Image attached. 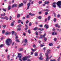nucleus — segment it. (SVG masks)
Returning <instances> with one entry per match:
<instances>
[{"instance_id":"nucleus-1","label":"nucleus","mask_w":61,"mask_h":61,"mask_svg":"<svg viewBox=\"0 0 61 61\" xmlns=\"http://www.w3.org/2000/svg\"><path fill=\"white\" fill-rule=\"evenodd\" d=\"M12 42L11 39L9 38L7 39L6 41V44L7 46H10Z\"/></svg>"},{"instance_id":"nucleus-2","label":"nucleus","mask_w":61,"mask_h":61,"mask_svg":"<svg viewBox=\"0 0 61 61\" xmlns=\"http://www.w3.org/2000/svg\"><path fill=\"white\" fill-rule=\"evenodd\" d=\"M56 4L58 7L60 8H61V0L60 1H58L56 3Z\"/></svg>"},{"instance_id":"nucleus-3","label":"nucleus","mask_w":61,"mask_h":61,"mask_svg":"<svg viewBox=\"0 0 61 61\" xmlns=\"http://www.w3.org/2000/svg\"><path fill=\"white\" fill-rule=\"evenodd\" d=\"M30 57V56H25L24 57L22 58L23 61H25L27 60V59L28 58H29V57Z\"/></svg>"},{"instance_id":"nucleus-4","label":"nucleus","mask_w":61,"mask_h":61,"mask_svg":"<svg viewBox=\"0 0 61 61\" xmlns=\"http://www.w3.org/2000/svg\"><path fill=\"white\" fill-rule=\"evenodd\" d=\"M18 57L19 58H20L19 59V60L20 61H22V60L21 58L22 57V56H21V53H18Z\"/></svg>"},{"instance_id":"nucleus-5","label":"nucleus","mask_w":61,"mask_h":61,"mask_svg":"<svg viewBox=\"0 0 61 61\" xmlns=\"http://www.w3.org/2000/svg\"><path fill=\"white\" fill-rule=\"evenodd\" d=\"M30 5H31V3H30V2H29V3H28L27 4V8L26 10H27L29 9V7L30 6Z\"/></svg>"},{"instance_id":"nucleus-6","label":"nucleus","mask_w":61,"mask_h":61,"mask_svg":"<svg viewBox=\"0 0 61 61\" xmlns=\"http://www.w3.org/2000/svg\"><path fill=\"white\" fill-rule=\"evenodd\" d=\"M5 35H8L11 34V32H8L7 31L5 32Z\"/></svg>"},{"instance_id":"nucleus-7","label":"nucleus","mask_w":61,"mask_h":61,"mask_svg":"<svg viewBox=\"0 0 61 61\" xmlns=\"http://www.w3.org/2000/svg\"><path fill=\"white\" fill-rule=\"evenodd\" d=\"M40 55L41 56H40V57L39 58V59L41 60H43V59H44V58H42V56H41L42 54H40Z\"/></svg>"},{"instance_id":"nucleus-8","label":"nucleus","mask_w":61,"mask_h":61,"mask_svg":"<svg viewBox=\"0 0 61 61\" xmlns=\"http://www.w3.org/2000/svg\"><path fill=\"white\" fill-rule=\"evenodd\" d=\"M45 55L46 56L47 58H46V60H47L48 59V55L47 54V53H45Z\"/></svg>"},{"instance_id":"nucleus-9","label":"nucleus","mask_w":61,"mask_h":61,"mask_svg":"<svg viewBox=\"0 0 61 61\" xmlns=\"http://www.w3.org/2000/svg\"><path fill=\"white\" fill-rule=\"evenodd\" d=\"M38 30L39 31H43L44 29L43 28H42L41 29L40 28H39L38 29Z\"/></svg>"},{"instance_id":"nucleus-10","label":"nucleus","mask_w":61,"mask_h":61,"mask_svg":"<svg viewBox=\"0 0 61 61\" xmlns=\"http://www.w3.org/2000/svg\"><path fill=\"white\" fill-rule=\"evenodd\" d=\"M31 50L32 51V52H35V51H36V50H37V49H33V48H31Z\"/></svg>"},{"instance_id":"nucleus-11","label":"nucleus","mask_w":61,"mask_h":61,"mask_svg":"<svg viewBox=\"0 0 61 61\" xmlns=\"http://www.w3.org/2000/svg\"><path fill=\"white\" fill-rule=\"evenodd\" d=\"M29 15H31V16H34V15H35V14H32L30 12L29 14Z\"/></svg>"},{"instance_id":"nucleus-12","label":"nucleus","mask_w":61,"mask_h":61,"mask_svg":"<svg viewBox=\"0 0 61 61\" xmlns=\"http://www.w3.org/2000/svg\"><path fill=\"white\" fill-rule=\"evenodd\" d=\"M23 5V4L22 3H21L19 5V7H20Z\"/></svg>"},{"instance_id":"nucleus-13","label":"nucleus","mask_w":61,"mask_h":61,"mask_svg":"<svg viewBox=\"0 0 61 61\" xmlns=\"http://www.w3.org/2000/svg\"><path fill=\"white\" fill-rule=\"evenodd\" d=\"M23 48H19V51H20V52H21V51H23Z\"/></svg>"},{"instance_id":"nucleus-14","label":"nucleus","mask_w":61,"mask_h":61,"mask_svg":"<svg viewBox=\"0 0 61 61\" xmlns=\"http://www.w3.org/2000/svg\"><path fill=\"white\" fill-rule=\"evenodd\" d=\"M15 22V21H13V22H12L11 23V26H13L14 25V23Z\"/></svg>"},{"instance_id":"nucleus-15","label":"nucleus","mask_w":61,"mask_h":61,"mask_svg":"<svg viewBox=\"0 0 61 61\" xmlns=\"http://www.w3.org/2000/svg\"><path fill=\"white\" fill-rule=\"evenodd\" d=\"M4 19H6V20H8V19H9V18H8V17H7V16H5V18H4Z\"/></svg>"},{"instance_id":"nucleus-16","label":"nucleus","mask_w":61,"mask_h":61,"mask_svg":"<svg viewBox=\"0 0 61 61\" xmlns=\"http://www.w3.org/2000/svg\"><path fill=\"white\" fill-rule=\"evenodd\" d=\"M56 27H57L58 28H60V26H58V24L57 23L56 25H55Z\"/></svg>"},{"instance_id":"nucleus-17","label":"nucleus","mask_w":61,"mask_h":61,"mask_svg":"<svg viewBox=\"0 0 61 61\" xmlns=\"http://www.w3.org/2000/svg\"><path fill=\"white\" fill-rule=\"evenodd\" d=\"M50 51H51L50 50H48L47 51V53L48 54L50 53Z\"/></svg>"},{"instance_id":"nucleus-18","label":"nucleus","mask_w":61,"mask_h":61,"mask_svg":"<svg viewBox=\"0 0 61 61\" xmlns=\"http://www.w3.org/2000/svg\"><path fill=\"white\" fill-rule=\"evenodd\" d=\"M44 26H46V29H47V28H48V27H48V25H47L46 24Z\"/></svg>"},{"instance_id":"nucleus-19","label":"nucleus","mask_w":61,"mask_h":61,"mask_svg":"<svg viewBox=\"0 0 61 61\" xmlns=\"http://www.w3.org/2000/svg\"><path fill=\"white\" fill-rule=\"evenodd\" d=\"M43 11H46V12H49V10L48 9H46L45 10H43Z\"/></svg>"},{"instance_id":"nucleus-20","label":"nucleus","mask_w":61,"mask_h":61,"mask_svg":"<svg viewBox=\"0 0 61 61\" xmlns=\"http://www.w3.org/2000/svg\"><path fill=\"white\" fill-rule=\"evenodd\" d=\"M38 30V28L37 27H36L35 28H34L33 29V30L35 31L36 30Z\"/></svg>"},{"instance_id":"nucleus-21","label":"nucleus","mask_w":61,"mask_h":61,"mask_svg":"<svg viewBox=\"0 0 61 61\" xmlns=\"http://www.w3.org/2000/svg\"><path fill=\"white\" fill-rule=\"evenodd\" d=\"M34 56H37L38 54H37V52H36L34 54Z\"/></svg>"},{"instance_id":"nucleus-22","label":"nucleus","mask_w":61,"mask_h":61,"mask_svg":"<svg viewBox=\"0 0 61 61\" xmlns=\"http://www.w3.org/2000/svg\"><path fill=\"white\" fill-rule=\"evenodd\" d=\"M24 42L25 44H26V42H27V39H25L24 40Z\"/></svg>"},{"instance_id":"nucleus-23","label":"nucleus","mask_w":61,"mask_h":61,"mask_svg":"<svg viewBox=\"0 0 61 61\" xmlns=\"http://www.w3.org/2000/svg\"><path fill=\"white\" fill-rule=\"evenodd\" d=\"M49 1H45L44 2V3H45V4L46 5V4H47L49 3Z\"/></svg>"},{"instance_id":"nucleus-24","label":"nucleus","mask_w":61,"mask_h":61,"mask_svg":"<svg viewBox=\"0 0 61 61\" xmlns=\"http://www.w3.org/2000/svg\"><path fill=\"white\" fill-rule=\"evenodd\" d=\"M20 15L19 14H17V18H19V17H20Z\"/></svg>"},{"instance_id":"nucleus-25","label":"nucleus","mask_w":61,"mask_h":61,"mask_svg":"<svg viewBox=\"0 0 61 61\" xmlns=\"http://www.w3.org/2000/svg\"><path fill=\"white\" fill-rule=\"evenodd\" d=\"M46 33H45L43 36L42 35V38H44V37H45V36H46Z\"/></svg>"},{"instance_id":"nucleus-26","label":"nucleus","mask_w":61,"mask_h":61,"mask_svg":"<svg viewBox=\"0 0 61 61\" xmlns=\"http://www.w3.org/2000/svg\"><path fill=\"white\" fill-rule=\"evenodd\" d=\"M37 18L38 19H41L42 18V17L40 16L37 17Z\"/></svg>"},{"instance_id":"nucleus-27","label":"nucleus","mask_w":61,"mask_h":61,"mask_svg":"<svg viewBox=\"0 0 61 61\" xmlns=\"http://www.w3.org/2000/svg\"><path fill=\"white\" fill-rule=\"evenodd\" d=\"M49 46H53V43H50L49 44Z\"/></svg>"},{"instance_id":"nucleus-28","label":"nucleus","mask_w":61,"mask_h":61,"mask_svg":"<svg viewBox=\"0 0 61 61\" xmlns=\"http://www.w3.org/2000/svg\"><path fill=\"white\" fill-rule=\"evenodd\" d=\"M11 8V6L10 5L9 6V7L8 9V10H10Z\"/></svg>"},{"instance_id":"nucleus-29","label":"nucleus","mask_w":61,"mask_h":61,"mask_svg":"<svg viewBox=\"0 0 61 61\" xmlns=\"http://www.w3.org/2000/svg\"><path fill=\"white\" fill-rule=\"evenodd\" d=\"M16 42H20V41H19V40L18 39H17L16 40Z\"/></svg>"},{"instance_id":"nucleus-30","label":"nucleus","mask_w":61,"mask_h":61,"mask_svg":"<svg viewBox=\"0 0 61 61\" xmlns=\"http://www.w3.org/2000/svg\"><path fill=\"white\" fill-rule=\"evenodd\" d=\"M30 31H31L30 30H28V32L29 34H30V33H31V32H30Z\"/></svg>"},{"instance_id":"nucleus-31","label":"nucleus","mask_w":61,"mask_h":61,"mask_svg":"<svg viewBox=\"0 0 61 61\" xmlns=\"http://www.w3.org/2000/svg\"><path fill=\"white\" fill-rule=\"evenodd\" d=\"M15 33L14 30L12 31V34L13 35H14V33Z\"/></svg>"},{"instance_id":"nucleus-32","label":"nucleus","mask_w":61,"mask_h":61,"mask_svg":"<svg viewBox=\"0 0 61 61\" xmlns=\"http://www.w3.org/2000/svg\"><path fill=\"white\" fill-rule=\"evenodd\" d=\"M33 47L34 48H36V46L35 45V44H33Z\"/></svg>"},{"instance_id":"nucleus-33","label":"nucleus","mask_w":61,"mask_h":61,"mask_svg":"<svg viewBox=\"0 0 61 61\" xmlns=\"http://www.w3.org/2000/svg\"><path fill=\"white\" fill-rule=\"evenodd\" d=\"M56 4V3L55 2H54L52 4V5H55Z\"/></svg>"},{"instance_id":"nucleus-34","label":"nucleus","mask_w":61,"mask_h":61,"mask_svg":"<svg viewBox=\"0 0 61 61\" xmlns=\"http://www.w3.org/2000/svg\"><path fill=\"white\" fill-rule=\"evenodd\" d=\"M31 25H32V23H31V22H30L29 24V26H30Z\"/></svg>"},{"instance_id":"nucleus-35","label":"nucleus","mask_w":61,"mask_h":61,"mask_svg":"<svg viewBox=\"0 0 61 61\" xmlns=\"http://www.w3.org/2000/svg\"><path fill=\"white\" fill-rule=\"evenodd\" d=\"M43 38L42 37V35H41V37H39V39H40L41 38Z\"/></svg>"},{"instance_id":"nucleus-36","label":"nucleus","mask_w":61,"mask_h":61,"mask_svg":"<svg viewBox=\"0 0 61 61\" xmlns=\"http://www.w3.org/2000/svg\"><path fill=\"white\" fill-rule=\"evenodd\" d=\"M5 30H3L2 31V34H4V33H5Z\"/></svg>"},{"instance_id":"nucleus-37","label":"nucleus","mask_w":61,"mask_h":61,"mask_svg":"<svg viewBox=\"0 0 61 61\" xmlns=\"http://www.w3.org/2000/svg\"><path fill=\"white\" fill-rule=\"evenodd\" d=\"M2 26L3 27H4V28H5V27H6V25H2Z\"/></svg>"},{"instance_id":"nucleus-38","label":"nucleus","mask_w":61,"mask_h":61,"mask_svg":"<svg viewBox=\"0 0 61 61\" xmlns=\"http://www.w3.org/2000/svg\"><path fill=\"white\" fill-rule=\"evenodd\" d=\"M18 23H20L21 22V20H18Z\"/></svg>"},{"instance_id":"nucleus-39","label":"nucleus","mask_w":61,"mask_h":61,"mask_svg":"<svg viewBox=\"0 0 61 61\" xmlns=\"http://www.w3.org/2000/svg\"><path fill=\"white\" fill-rule=\"evenodd\" d=\"M54 21L55 22H56V18H55L54 19Z\"/></svg>"},{"instance_id":"nucleus-40","label":"nucleus","mask_w":61,"mask_h":61,"mask_svg":"<svg viewBox=\"0 0 61 61\" xmlns=\"http://www.w3.org/2000/svg\"><path fill=\"white\" fill-rule=\"evenodd\" d=\"M50 16H49L48 17V20L49 21L50 20Z\"/></svg>"},{"instance_id":"nucleus-41","label":"nucleus","mask_w":61,"mask_h":61,"mask_svg":"<svg viewBox=\"0 0 61 61\" xmlns=\"http://www.w3.org/2000/svg\"><path fill=\"white\" fill-rule=\"evenodd\" d=\"M39 27H42V26H43V25H39Z\"/></svg>"},{"instance_id":"nucleus-42","label":"nucleus","mask_w":61,"mask_h":61,"mask_svg":"<svg viewBox=\"0 0 61 61\" xmlns=\"http://www.w3.org/2000/svg\"><path fill=\"white\" fill-rule=\"evenodd\" d=\"M60 15H59V14H58L57 15V17L58 18H59V17H60Z\"/></svg>"},{"instance_id":"nucleus-43","label":"nucleus","mask_w":61,"mask_h":61,"mask_svg":"<svg viewBox=\"0 0 61 61\" xmlns=\"http://www.w3.org/2000/svg\"><path fill=\"white\" fill-rule=\"evenodd\" d=\"M35 34H36L37 36H38V32H36L35 33Z\"/></svg>"},{"instance_id":"nucleus-44","label":"nucleus","mask_w":61,"mask_h":61,"mask_svg":"<svg viewBox=\"0 0 61 61\" xmlns=\"http://www.w3.org/2000/svg\"><path fill=\"white\" fill-rule=\"evenodd\" d=\"M43 46H45V45L42 44H41V47H43Z\"/></svg>"},{"instance_id":"nucleus-45","label":"nucleus","mask_w":61,"mask_h":61,"mask_svg":"<svg viewBox=\"0 0 61 61\" xmlns=\"http://www.w3.org/2000/svg\"><path fill=\"white\" fill-rule=\"evenodd\" d=\"M60 57H59L57 59V60L58 61H59V60H60Z\"/></svg>"},{"instance_id":"nucleus-46","label":"nucleus","mask_w":61,"mask_h":61,"mask_svg":"<svg viewBox=\"0 0 61 61\" xmlns=\"http://www.w3.org/2000/svg\"><path fill=\"white\" fill-rule=\"evenodd\" d=\"M0 18H2V19H5V17H0Z\"/></svg>"},{"instance_id":"nucleus-47","label":"nucleus","mask_w":61,"mask_h":61,"mask_svg":"<svg viewBox=\"0 0 61 61\" xmlns=\"http://www.w3.org/2000/svg\"><path fill=\"white\" fill-rule=\"evenodd\" d=\"M26 18H29V16L28 15H27L26 16Z\"/></svg>"},{"instance_id":"nucleus-48","label":"nucleus","mask_w":61,"mask_h":61,"mask_svg":"<svg viewBox=\"0 0 61 61\" xmlns=\"http://www.w3.org/2000/svg\"><path fill=\"white\" fill-rule=\"evenodd\" d=\"M52 6L53 7L55 8L56 7V5H52Z\"/></svg>"},{"instance_id":"nucleus-49","label":"nucleus","mask_w":61,"mask_h":61,"mask_svg":"<svg viewBox=\"0 0 61 61\" xmlns=\"http://www.w3.org/2000/svg\"><path fill=\"white\" fill-rule=\"evenodd\" d=\"M12 19V16H10V20H11Z\"/></svg>"},{"instance_id":"nucleus-50","label":"nucleus","mask_w":61,"mask_h":61,"mask_svg":"<svg viewBox=\"0 0 61 61\" xmlns=\"http://www.w3.org/2000/svg\"><path fill=\"white\" fill-rule=\"evenodd\" d=\"M21 28H18L17 29V30L18 31V30H19L20 31L21 30Z\"/></svg>"},{"instance_id":"nucleus-51","label":"nucleus","mask_w":61,"mask_h":61,"mask_svg":"<svg viewBox=\"0 0 61 61\" xmlns=\"http://www.w3.org/2000/svg\"><path fill=\"white\" fill-rule=\"evenodd\" d=\"M2 10L4 11V12H6V10L4 9L3 8L2 9Z\"/></svg>"},{"instance_id":"nucleus-52","label":"nucleus","mask_w":61,"mask_h":61,"mask_svg":"<svg viewBox=\"0 0 61 61\" xmlns=\"http://www.w3.org/2000/svg\"><path fill=\"white\" fill-rule=\"evenodd\" d=\"M3 44H1V45H0V47L2 48L3 47Z\"/></svg>"},{"instance_id":"nucleus-53","label":"nucleus","mask_w":61,"mask_h":61,"mask_svg":"<svg viewBox=\"0 0 61 61\" xmlns=\"http://www.w3.org/2000/svg\"><path fill=\"white\" fill-rule=\"evenodd\" d=\"M48 14V13L47 12H45V14L46 15H47V14Z\"/></svg>"},{"instance_id":"nucleus-54","label":"nucleus","mask_w":61,"mask_h":61,"mask_svg":"<svg viewBox=\"0 0 61 61\" xmlns=\"http://www.w3.org/2000/svg\"><path fill=\"white\" fill-rule=\"evenodd\" d=\"M47 40V39H46V38H45L44 39V40L46 41V40Z\"/></svg>"},{"instance_id":"nucleus-55","label":"nucleus","mask_w":61,"mask_h":61,"mask_svg":"<svg viewBox=\"0 0 61 61\" xmlns=\"http://www.w3.org/2000/svg\"><path fill=\"white\" fill-rule=\"evenodd\" d=\"M41 13H42V12L41 11H40L39 12V14H41Z\"/></svg>"},{"instance_id":"nucleus-56","label":"nucleus","mask_w":61,"mask_h":61,"mask_svg":"<svg viewBox=\"0 0 61 61\" xmlns=\"http://www.w3.org/2000/svg\"><path fill=\"white\" fill-rule=\"evenodd\" d=\"M52 35H53V36H54L55 35V33L54 32H52Z\"/></svg>"},{"instance_id":"nucleus-57","label":"nucleus","mask_w":61,"mask_h":61,"mask_svg":"<svg viewBox=\"0 0 61 61\" xmlns=\"http://www.w3.org/2000/svg\"><path fill=\"white\" fill-rule=\"evenodd\" d=\"M28 22H29V21H28V20H27L26 22V24H28Z\"/></svg>"},{"instance_id":"nucleus-58","label":"nucleus","mask_w":61,"mask_h":61,"mask_svg":"<svg viewBox=\"0 0 61 61\" xmlns=\"http://www.w3.org/2000/svg\"><path fill=\"white\" fill-rule=\"evenodd\" d=\"M54 41H56V38H55L54 40Z\"/></svg>"},{"instance_id":"nucleus-59","label":"nucleus","mask_w":61,"mask_h":61,"mask_svg":"<svg viewBox=\"0 0 61 61\" xmlns=\"http://www.w3.org/2000/svg\"><path fill=\"white\" fill-rule=\"evenodd\" d=\"M15 38V39H17V38H18V36H16Z\"/></svg>"},{"instance_id":"nucleus-60","label":"nucleus","mask_w":61,"mask_h":61,"mask_svg":"<svg viewBox=\"0 0 61 61\" xmlns=\"http://www.w3.org/2000/svg\"><path fill=\"white\" fill-rule=\"evenodd\" d=\"M46 21H47V18H46L45 20V22H46Z\"/></svg>"},{"instance_id":"nucleus-61","label":"nucleus","mask_w":61,"mask_h":61,"mask_svg":"<svg viewBox=\"0 0 61 61\" xmlns=\"http://www.w3.org/2000/svg\"><path fill=\"white\" fill-rule=\"evenodd\" d=\"M42 1H39V3L40 4H41V3H42Z\"/></svg>"},{"instance_id":"nucleus-62","label":"nucleus","mask_w":61,"mask_h":61,"mask_svg":"<svg viewBox=\"0 0 61 61\" xmlns=\"http://www.w3.org/2000/svg\"><path fill=\"white\" fill-rule=\"evenodd\" d=\"M25 25L26 27H28V26H27V25L25 24Z\"/></svg>"},{"instance_id":"nucleus-63","label":"nucleus","mask_w":61,"mask_h":61,"mask_svg":"<svg viewBox=\"0 0 61 61\" xmlns=\"http://www.w3.org/2000/svg\"><path fill=\"white\" fill-rule=\"evenodd\" d=\"M23 2L24 4H25L26 3V1H24Z\"/></svg>"},{"instance_id":"nucleus-64","label":"nucleus","mask_w":61,"mask_h":61,"mask_svg":"<svg viewBox=\"0 0 61 61\" xmlns=\"http://www.w3.org/2000/svg\"><path fill=\"white\" fill-rule=\"evenodd\" d=\"M14 6H15V4H13V5H12V8L14 7Z\"/></svg>"}]
</instances>
